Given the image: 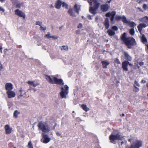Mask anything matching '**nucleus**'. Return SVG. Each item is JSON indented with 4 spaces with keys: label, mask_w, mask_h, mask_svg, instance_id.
I'll list each match as a JSON object with an SVG mask.
<instances>
[{
    "label": "nucleus",
    "mask_w": 148,
    "mask_h": 148,
    "mask_svg": "<svg viewBox=\"0 0 148 148\" xmlns=\"http://www.w3.org/2000/svg\"><path fill=\"white\" fill-rule=\"evenodd\" d=\"M120 39L129 49H131L137 44L135 40L133 37H127L125 32L121 36Z\"/></svg>",
    "instance_id": "obj_1"
},
{
    "label": "nucleus",
    "mask_w": 148,
    "mask_h": 148,
    "mask_svg": "<svg viewBox=\"0 0 148 148\" xmlns=\"http://www.w3.org/2000/svg\"><path fill=\"white\" fill-rule=\"evenodd\" d=\"M45 78L49 83L52 84H56L60 85H63L64 84V82L62 79H58L53 75L50 76L46 75Z\"/></svg>",
    "instance_id": "obj_2"
},
{
    "label": "nucleus",
    "mask_w": 148,
    "mask_h": 148,
    "mask_svg": "<svg viewBox=\"0 0 148 148\" xmlns=\"http://www.w3.org/2000/svg\"><path fill=\"white\" fill-rule=\"evenodd\" d=\"M37 125L39 128L44 132H48L50 131V128L48 127V125L44 122L41 121Z\"/></svg>",
    "instance_id": "obj_3"
},
{
    "label": "nucleus",
    "mask_w": 148,
    "mask_h": 148,
    "mask_svg": "<svg viewBox=\"0 0 148 148\" xmlns=\"http://www.w3.org/2000/svg\"><path fill=\"white\" fill-rule=\"evenodd\" d=\"M109 138L110 140V142L114 144H116V140H121V136L119 132L116 134H114L112 133L110 136Z\"/></svg>",
    "instance_id": "obj_4"
},
{
    "label": "nucleus",
    "mask_w": 148,
    "mask_h": 148,
    "mask_svg": "<svg viewBox=\"0 0 148 148\" xmlns=\"http://www.w3.org/2000/svg\"><path fill=\"white\" fill-rule=\"evenodd\" d=\"M69 87L66 85L61 88V91L60 92V95L62 98H66V95L69 93Z\"/></svg>",
    "instance_id": "obj_5"
},
{
    "label": "nucleus",
    "mask_w": 148,
    "mask_h": 148,
    "mask_svg": "<svg viewBox=\"0 0 148 148\" xmlns=\"http://www.w3.org/2000/svg\"><path fill=\"white\" fill-rule=\"evenodd\" d=\"M142 146V142L140 140H136L132 143L128 148H140Z\"/></svg>",
    "instance_id": "obj_6"
},
{
    "label": "nucleus",
    "mask_w": 148,
    "mask_h": 148,
    "mask_svg": "<svg viewBox=\"0 0 148 148\" xmlns=\"http://www.w3.org/2000/svg\"><path fill=\"white\" fill-rule=\"evenodd\" d=\"M43 138L41 140V142L46 144L49 143L51 140V138L49 137L48 135L42 133Z\"/></svg>",
    "instance_id": "obj_7"
},
{
    "label": "nucleus",
    "mask_w": 148,
    "mask_h": 148,
    "mask_svg": "<svg viewBox=\"0 0 148 148\" xmlns=\"http://www.w3.org/2000/svg\"><path fill=\"white\" fill-rule=\"evenodd\" d=\"M14 12L15 14L18 16L22 17L24 19L25 18L26 15L21 10H20L19 9H16L15 11Z\"/></svg>",
    "instance_id": "obj_8"
},
{
    "label": "nucleus",
    "mask_w": 148,
    "mask_h": 148,
    "mask_svg": "<svg viewBox=\"0 0 148 148\" xmlns=\"http://www.w3.org/2000/svg\"><path fill=\"white\" fill-rule=\"evenodd\" d=\"M109 7L107 3L101 5L100 6L101 10L103 12H106L108 11Z\"/></svg>",
    "instance_id": "obj_9"
},
{
    "label": "nucleus",
    "mask_w": 148,
    "mask_h": 148,
    "mask_svg": "<svg viewBox=\"0 0 148 148\" xmlns=\"http://www.w3.org/2000/svg\"><path fill=\"white\" fill-rule=\"evenodd\" d=\"M6 94L8 95V98H11L14 97L16 95L14 92L11 90L7 91Z\"/></svg>",
    "instance_id": "obj_10"
},
{
    "label": "nucleus",
    "mask_w": 148,
    "mask_h": 148,
    "mask_svg": "<svg viewBox=\"0 0 148 148\" xmlns=\"http://www.w3.org/2000/svg\"><path fill=\"white\" fill-rule=\"evenodd\" d=\"M128 63H129V62L126 61H125L122 63V67L124 70L126 71H128V69L127 68Z\"/></svg>",
    "instance_id": "obj_11"
},
{
    "label": "nucleus",
    "mask_w": 148,
    "mask_h": 148,
    "mask_svg": "<svg viewBox=\"0 0 148 148\" xmlns=\"http://www.w3.org/2000/svg\"><path fill=\"white\" fill-rule=\"evenodd\" d=\"M13 88V86L11 83H7L5 84V88L7 91L11 90Z\"/></svg>",
    "instance_id": "obj_12"
},
{
    "label": "nucleus",
    "mask_w": 148,
    "mask_h": 148,
    "mask_svg": "<svg viewBox=\"0 0 148 148\" xmlns=\"http://www.w3.org/2000/svg\"><path fill=\"white\" fill-rule=\"evenodd\" d=\"M141 42L144 44H146L147 43V40L144 34L139 36Z\"/></svg>",
    "instance_id": "obj_13"
},
{
    "label": "nucleus",
    "mask_w": 148,
    "mask_h": 148,
    "mask_svg": "<svg viewBox=\"0 0 148 148\" xmlns=\"http://www.w3.org/2000/svg\"><path fill=\"white\" fill-rule=\"evenodd\" d=\"M124 55L125 59L127 60L126 61H130L132 60V57L129 55L128 53L126 52H124Z\"/></svg>",
    "instance_id": "obj_14"
},
{
    "label": "nucleus",
    "mask_w": 148,
    "mask_h": 148,
    "mask_svg": "<svg viewBox=\"0 0 148 148\" xmlns=\"http://www.w3.org/2000/svg\"><path fill=\"white\" fill-rule=\"evenodd\" d=\"M4 128L5 130V134H10L12 132V129L11 128L10 126L7 125L5 126Z\"/></svg>",
    "instance_id": "obj_15"
},
{
    "label": "nucleus",
    "mask_w": 148,
    "mask_h": 148,
    "mask_svg": "<svg viewBox=\"0 0 148 148\" xmlns=\"http://www.w3.org/2000/svg\"><path fill=\"white\" fill-rule=\"evenodd\" d=\"M103 24L106 29H108L110 26L109 18H105V21L103 22Z\"/></svg>",
    "instance_id": "obj_16"
},
{
    "label": "nucleus",
    "mask_w": 148,
    "mask_h": 148,
    "mask_svg": "<svg viewBox=\"0 0 148 148\" xmlns=\"http://www.w3.org/2000/svg\"><path fill=\"white\" fill-rule=\"evenodd\" d=\"M62 3L61 0H57L55 4V8L57 9L60 8Z\"/></svg>",
    "instance_id": "obj_17"
},
{
    "label": "nucleus",
    "mask_w": 148,
    "mask_h": 148,
    "mask_svg": "<svg viewBox=\"0 0 148 148\" xmlns=\"http://www.w3.org/2000/svg\"><path fill=\"white\" fill-rule=\"evenodd\" d=\"M96 10L94 8L92 7H90L89 10V12L93 15H95L96 14Z\"/></svg>",
    "instance_id": "obj_18"
},
{
    "label": "nucleus",
    "mask_w": 148,
    "mask_h": 148,
    "mask_svg": "<svg viewBox=\"0 0 148 148\" xmlns=\"http://www.w3.org/2000/svg\"><path fill=\"white\" fill-rule=\"evenodd\" d=\"M74 8L75 11L78 14L79 13V11L80 10V6H79L78 7L77 5L76 4L75 5Z\"/></svg>",
    "instance_id": "obj_19"
},
{
    "label": "nucleus",
    "mask_w": 148,
    "mask_h": 148,
    "mask_svg": "<svg viewBox=\"0 0 148 148\" xmlns=\"http://www.w3.org/2000/svg\"><path fill=\"white\" fill-rule=\"evenodd\" d=\"M107 32L108 34L110 36L114 35L115 34V32L113 30L109 29L107 31Z\"/></svg>",
    "instance_id": "obj_20"
},
{
    "label": "nucleus",
    "mask_w": 148,
    "mask_h": 148,
    "mask_svg": "<svg viewBox=\"0 0 148 148\" xmlns=\"http://www.w3.org/2000/svg\"><path fill=\"white\" fill-rule=\"evenodd\" d=\"M101 62L102 64L103 67L105 68H107V66L110 63L109 62L106 61H102Z\"/></svg>",
    "instance_id": "obj_21"
},
{
    "label": "nucleus",
    "mask_w": 148,
    "mask_h": 148,
    "mask_svg": "<svg viewBox=\"0 0 148 148\" xmlns=\"http://www.w3.org/2000/svg\"><path fill=\"white\" fill-rule=\"evenodd\" d=\"M68 13L70 14V16L73 17H75L76 15L74 13L72 8L70 9L68 11Z\"/></svg>",
    "instance_id": "obj_22"
},
{
    "label": "nucleus",
    "mask_w": 148,
    "mask_h": 148,
    "mask_svg": "<svg viewBox=\"0 0 148 148\" xmlns=\"http://www.w3.org/2000/svg\"><path fill=\"white\" fill-rule=\"evenodd\" d=\"M147 27L146 25L144 23H141L139 24L137 26L138 29H143V28H145Z\"/></svg>",
    "instance_id": "obj_23"
},
{
    "label": "nucleus",
    "mask_w": 148,
    "mask_h": 148,
    "mask_svg": "<svg viewBox=\"0 0 148 148\" xmlns=\"http://www.w3.org/2000/svg\"><path fill=\"white\" fill-rule=\"evenodd\" d=\"M82 107L83 109L86 112H87L89 110V109L87 107L86 105H82Z\"/></svg>",
    "instance_id": "obj_24"
},
{
    "label": "nucleus",
    "mask_w": 148,
    "mask_h": 148,
    "mask_svg": "<svg viewBox=\"0 0 148 148\" xmlns=\"http://www.w3.org/2000/svg\"><path fill=\"white\" fill-rule=\"evenodd\" d=\"M122 21L123 22L125 23H128L129 21L127 20L126 17L123 15L122 16L121 19Z\"/></svg>",
    "instance_id": "obj_25"
},
{
    "label": "nucleus",
    "mask_w": 148,
    "mask_h": 148,
    "mask_svg": "<svg viewBox=\"0 0 148 148\" xmlns=\"http://www.w3.org/2000/svg\"><path fill=\"white\" fill-rule=\"evenodd\" d=\"M129 25L132 28L134 29V26H136V24L133 21L129 22Z\"/></svg>",
    "instance_id": "obj_26"
},
{
    "label": "nucleus",
    "mask_w": 148,
    "mask_h": 148,
    "mask_svg": "<svg viewBox=\"0 0 148 148\" xmlns=\"http://www.w3.org/2000/svg\"><path fill=\"white\" fill-rule=\"evenodd\" d=\"M20 113L17 110H15L14 112L13 113V116L14 117L16 118L18 117V115Z\"/></svg>",
    "instance_id": "obj_27"
},
{
    "label": "nucleus",
    "mask_w": 148,
    "mask_h": 148,
    "mask_svg": "<svg viewBox=\"0 0 148 148\" xmlns=\"http://www.w3.org/2000/svg\"><path fill=\"white\" fill-rule=\"evenodd\" d=\"M95 4L94 5V7L93 8L94 9H96V10H97L99 8L100 3L99 2H97L96 3H95Z\"/></svg>",
    "instance_id": "obj_28"
},
{
    "label": "nucleus",
    "mask_w": 148,
    "mask_h": 148,
    "mask_svg": "<svg viewBox=\"0 0 148 148\" xmlns=\"http://www.w3.org/2000/svg\"><path fill=\"white\" fill-rule=\"evenodd\" d=\"M61 49L64 50L65 51H67L68 50V46L63 45L61 47Z\"/></svg>",
    "instance_id": "obj_29"
},
{
    "label": "nucleus",
    "mask_w": 148,
    "mask_h": 148,
    "mask_svg": "<svg viewBox=\"0 0 148 148\" xmlns=\"http://www.w3.org/2000/svg\"><path fill=\"white\" fill-rule=\"evenodd\" d=\"M130 35L132 36H133L135 34V31L134 29L131 28V29H130Z\"/></svg>",
    "instance_id": "obj_30"
},
{
    "label": "nucleus",
    "mask_w": 148,
    "mask_h": 148,
    "mask_svg": "<svg viewBox=\"0 0 148 148\" xmlns=\"http://www.w3.org/2000/svg\"><path fill=\"white\" fill-rule=\"evenodd\" d=\"M62 7L65 8L66 9H68V5L67 4L64 2H63L62 3Z\"/></svg>",
    "instance_id": "obj_31"
},
{
    "label": "nucleus",
    "mask_w": 148,
    "mask_h": 148,
    "mask_svg": "<svg viewBox=\"0 0 148 148\" xmlns=\"http://www.w3.org/2000/svg\"><path fill=\"white\" fill-rule=\"evenodd\" d=\"M121 18L122 16L118 15H116L115 16V20L118 21L121 19Z\"/></svg>",
    "instance_id": "obj_32"
},
{
    "label": "nucleus",
    "mask_w": 148,
    "mask_h": 148,
    "mask_svg": "<svg viewBox=\"0 0 148 148\" xmlns=\"http://www.w3.org/2000/svg\"><path fill=\"white\" fill-rule=\"evenodd\" d=\"M27 147L28 148H33V145L31 141L29 142L27 145Z\"/></svg>",
    "instance_id": "obj_33"
},
{
    "label": "nucleus",
    "mask_w": 148,
    "mask_h": 148,
    "mask_svg": "<svg viewBox=\"0 0 148 148\" xmlns=\"http://www.w3.org/2000/svg\"><path fill=\"white\" fill-rule=\"evenodd\" d=\"M90 1H88V2L89 3V4L90 5H92V3H96L97 2V0H90Z\"/></svg>",
    "instance_id": "obj_34"
},
{
    "label": "nucleus",
    "mask_w": 148,
    "mask_h": 148,
    "mask_svg": "<svg viewBox=\"0 0 148 148\" xmlns=\"http://www.w3.org/2000/svg\"><path fill=\"white\" fill-rule=\"evenodd\" d=\"M51 34L50 32H49L46 35L45 37L48 38H51V36H50Z\"/></svg>",
    "instance_id": "obj_35"
},
{
    "label": "nucleus",
    "mask_w": 148,
    "mask_h": 148,
    "mask_svg": "<svg viewBox=\"0 0 148 148\" xmlns=\"http://www.w3.org/2000/svg\"><path fill=\"white\" fill-rule=\"evenodd\" d=\"M114 62L118 64H121V62L118 58H116L114 60Z\"/></svg>",
    "instance_id": "obj_36"
},
{
    "label": "nucleus",
    "mask_w": 148,
    "mask_h": 148,
    "mask_svg": "<svg viewBox=\"0 0 148 148\" xmlns=\"http://www.w3.org/2000/svg\"><path fill=\"white\" fill-rule=\"evenodd\" d=\"M35 24L36 25H39L40 26V27L42 25V22H41L40 21H36Z\"/></svg>",
    "instance_id": "obj_37"
},
{
    "label": "nucleus",
    "mask_w": 148,
    "mask_h": 148,
    "mask_svg": "<svg viewBox=\"0 0 148 148\" xmlns=\"http://www.w3.org/2000/svg\"><path fill=\"white\" fill-rule=\"evenodd\" d=\"M112 29L113 30L117 31L118 30V28L116 26H113L112 27Z\"/></svg>",
    "instance_id": "obj_38"
},
{
    "label": "nucleus",
    "mask_w": 148,
    "mask_h": 148,
    "mask_svg": "<svg viewBox=\"0 0 148 148\" xmlns=\"http://www.w3.org/2000/svg\"><path fill=\"white\" fill-rule=\"evenodd\" d=\"M134 86L135 88V89L134 90L136 92L138 91L139 90V88H137L135 85H134Z\"/></svg>",
    "instance_id": "obj_39"
},
{
    "label": "nucleus",
    "mask_w": 148,
    "mask_h": 148,
    "mask_svg": "<svg viewBox=\"0 0 148 148\" xmlns=\"http://www.w3.org/2000/svg\"><path fill=\"white\" fill-rule=\"evenodd\" d=\"M110 13L111 14V16L114 17L116 14V12L114 11H113L111 13Z\"/></svg>",
    "instance_id": "obj_40"
},
{
    "label": "nucleus",
    "mask_w": 148,
    "mask_h": 148,
    "mask_svg": "<svg viewBox=\"0 0 148 148\" xmlns=\"http://www.w3.org/2000/svg\"><path fill=\"white\" fill-rule=\"evenodd\" d=\"M47 29V28L46 27H42V26L40 27V29L42 30L43 31H44L46 30Z\"/></svg>",
    "instance_id": "obj_41"
},
{
    "label": "nucleus",
    "mask_w": 148,
    "mask_h": 148,
    "mask_svg": "<svg viewBox=\"0 0 148 148\" xmlns=\"http://www.w3.org/2000/svg\"><path fill=\"white\" fill-rule=\"evenodd\" d=\"M143 8L145 10H146L147 9V5L146 4H144L143 5Z\"/></svg>",
    "instance_id": "obj_42"
},
{
    "label": "nucleus",
    "mask_w": 148,
    "mask_h": 148,
    "mask_svg": "<svg viewBox=\"0 0 148 148\" xmlns=\"http://www.w3.org/2000/svg\"><path fill=\"white\" fill-rule=\"evenodd\" d=\"M15 7L16 8H20L21 7V4L20 3L16 4Z\"/></svg>",
    "instance_id": "obj_43"
},
{
    "label": "nucleus",
    "mask_w": 148,
    "mask_h": 148,
    "mask_svg": "<svg viewBox=\"0 0 148 148\" xmlns=\"http://www.w3.org/2000/svg\"><path fill=\"white\" fill-rule=\"evenodd\" d=\"M32 90L34 91H36V88L30 87L29 88V89H28V90Z\"/></svg>",
    "instance_id": "obj_44"
},
{
    "label": "nucleus",
    "mask_w": 148,
    "mask_h": 148,
    "mask_svg": "<svg viewBox=\"0 0 148 148\" xmlns=\"http://www.w3.org/2000/svg\"><path fill=\"white\" fill-rule=\"evenodd\" d=\"M111 15V14L110 12L107 13L105 15L107 17H110Z\"/></svg>",
    "instance_id": "obj_45"
},
{
    "label": "nucleus",
    "mask_w": 148,
    "mask_h": 148,
    "mask_svg": "<svg viewBox=\"0 0 148 148\" xmlns=\"http://www.w3.org/2000/svg\"><path fill=\"white\" fill-rule=\"evenodd\" d=\"M34 81H28L27 82V83L29 85L32 86L34 83Z\"/></svg>",
    "instance_id": "obj_46"
},
{
    "label": "nucleus",
    "mask_w": 148,
    "mask_h": 148,
    "mask_svg": "<svg viewBox=\"0 0 148 148\" xmlns=\"http://www.w3.org/2000/svg\"><path fill=\"white\" fill-rule=\"evenodd\" d=\"M82 27V24L81 23H79L77 26V27L79 28H81Z\"/></svg>",
    "instance_id": "obj_47"
},
{
    "label": "nucleus",
    "mask_w": 148,
    "mask_h": 148,
    "mask_svg": "<svg viewBox=\"0 0 148 148\" xmlns=\"http://www.w3.org/2000/svg\"><path fill=\"white\" fill-rule=\"evenodd\" d=\"M59 37L58 36H51V38H52L53 39H57Z\"/></svg>",
    "instance_id": "obj_48"
},
{
    "label": "nucleus",
    "mask_w": 148,
    "mask_h": 148,
    "mask_svg": "<svg viewBox=\"0 0 148 148\" xmlns=\"http://www.w3.org/2000/svg\"><path fill=\"white\" fill-rule=\"evenodd\" d=\"M80 30H77L76 31V33L77 34H80Z\"/></svg>",
    "instance_id": "obj_49"
},
{
    "label": "nucleus",
    "mask_w": 148,
    "mask_h": 148,
    "mask_svg": "<svg viewBox=\"0 0 148 148\" xmlns=\"http://www.w3.org/2000/svg\"><path fill=\"white\" fill-rule=\"evenodd\" d=\"M134 84L138 86H140L139 84H138V82H137L136 81H134Z\"/></svg>",
    "instance_id": "obj_50"
},
{
    "label": "nucleus",
    "mask_w": 148,
    "mask_h": 148,
    "mask_svg": "<svg viewBox=\"0 0 148 148\" xmlns=\"http://www.w3.org/2000/svg\"><path fill=\"white\" fill-rule=\"evenodd\" d=\"M92 16L90 15H89V14H88V19L90 20H91L92 19Z\"/></svg>",
    "instance_id": "obj_51"
},
{
    "label": "nucleus",
    "mask_w": 148,
    "mask_h": 148,
    "mask_svg": "<svg viewBox=\"0 0 148 148\" xmlns=\"http://www.w3.org/2000/svg\"><path fill=\"white\" fill-rule=\"evenodd\" d=\"M12 105V103L11 102H9L8 103V106H9V108H10L11 106Z\"/></svg>",
    "instance_id": "obj_52"
},
{
    "label": "nucleus",
    "mask_w": 148,
    "mask_h": 148,
    "mask_svg": "<svg viewBox=\"0 0 148 148\" xmlns=\"http://www.w3.org/2000/svg\"><path fill=\"white\" fill-rule=\"evenodd\" d=\"M38 84H39L38 83H34V82L32 86L33 87H35L38 85Z\"/></svg>",
    "instance_id": "obj_53"
},
{
    "label": "nucleus",
    "mask_w": 148,
    "mask_h": 148,
    "mask_svg": "<svg viewBox=\"0 0 148 148\" xmlns=\"http://www.w3.org/2000/svg\"><path fill=\"white\" fill-rule=\"evenodd\" d=\"M138 31H139L140 34L142 36V35L143 34H142V29H138Z\"/></svg>",
    "instance_id": "obj_54"
},
{
    "label": "nucleus",
    "mask_w": 148,
    "mask_h": 148,
    "mask_svg": "<svg viewBox=\"0 0 148 148\" xmlns=\"http://www.w3.org/2000/svg\"><path fill=\"white\" fill-rule=\"evenodd\" d=\"M0 11H2L3 12H4L5 11V10L1 7H0Z\"/></svg>",
    "instance_id": "obj_55"
},
{
    "label": "nucleus",
    "mask_w": 148,
    "mask_h": 148,
    "mask_svg": "<svg viewBox=\"0 0 148 148\" xmlns=\"http://www.w3.org/2000/svg\"><path fill=\"white\" fill-rule=\"evenodd\" d=\"M144 64V63L143 62H140L139 63V64L140 66H142Z\"/></svg>",
    "instance_id": "obj_56"
},
{
    "label": "nucleus",
    "mask_w": 148,
    "mask_h": 148,
    "mask_svg": "<svg viewBox=\"0 0 148 148\" xmlns=\"http://www.w3.org/2000/svg\"><path fill=\"white\" fill-rule=\"evenodd\" d=\"M56 135L58 136H61V134L58 131L56 132Z\"/></svg>",
    "instance_id": "obj_57"
},
{
    "label": "nucleus",
    "mask_w": 148,
    "mask_h": 148,
    "mask_svg": "<svg viewBox=\"0 0 148 148\" xmlns=\"http://www.w3.org/2000/svg\"><path fill=\"white\" fill-rule=\"evenodd\" d=\"M110 17V20L111 21H113L114 19V17L111 16Z\"/></svg>",
    "instance_id": "obj_58"
},
{
    "label": "nucleus",
    "mask_w": 148,
    "mask_h": 148,
    "mask_svg": "<svg viewBox=\"0 0 148 148\" xmlns=\"http://www.w3.org/2000/svg\"><path fill=\"white\" fill-rule=\"evenodd\" d=\"M56 125H57V123H55V124L53 126V130H54L55 129V128L56 127Z\"/></svg>",
    "instance_id": "obj_59"
},
{
    "label": "nucleus",
    "mask_w": 148,
    "mask_h": 148,
    "mask_svg": "<svg viewBox=\"0 0 148 148\" xmlns=\"http://www.w3.org/2000/svg\"><path fill=\"white\" fill-rule=\"evenodd\" d=\"M146 81L145 80H142L141 81V83H145L146 82Z\"/></svg>",
    "instance_id": "obj_60"
},
{
    "label": "nucleus",
    "mask_w": 148,
    "mask_h": 148,
    "mask_svg": "<svg viewBox=\"0 0 148 148\" xmlns=\"http://www.w3.org/2000/svg\"><path fill=\"white\" fill-rule=\"evenodd\" d=\"M3 68V67L2 65L0 64V70H1Z\"/></svg>",
    "instance_id": "obj_61"
},
{
    "label": "nucleus",
    "mask_w": 148,
    "mask_h": 148,
    "mask_svg": "<svg viewBox=\"0 0 148 148\" xmlns=\"http://www.w3.org/2000/svg\"><path fill=\"white\" fill-rule=\"evenodd\" d=\"M63 26H61V27H59V29L60 30H61L62 29V28L63 27Z\"/></svg>",
    "instance_id": "obj_62"
},
{
    "label": "nucleus",
    "mask_w": 148,
    "mask_h": 148,
    "mask_svg": "<svg viewBox=\"0 0 148 148\" xmlns=\"http://www.w3.org/2000/svg\"><path fill=\"white\" fill-rule=\"evenodd\" d=\"M120 115L121 116H125V114L124 113H122Z\"/></svg>",
    "instance_id": "obj_63"
},
{
    "label": "nucleus",
    "mask_w": 148,
    "mask_h": 148,
    "mask_svg": "<svg viewBox=\"0 0 148 148\" xmlns=\"http://www.w3.org/2000/svg\"><path fill=\"white\" fill-rule=\"evenodd\" d=\"M75 119L76 120L77 119V120H78L79 121L80 120V118L79 117H77Z\"/></svg>",
    "instance_id": "obj_64"
}]
</instances>
